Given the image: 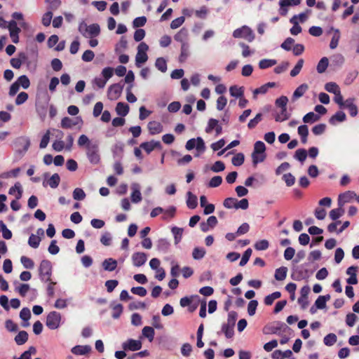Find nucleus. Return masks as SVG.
<instances>
[{"label": "nucleus", "instance_id": "26", "mask_svg": "<svg viewBox=\"0 0 359 359\" xmlns=\"http://www.w3.org/2000/svg\"><path fill=\"white\" fill-rule=\"evenodd\" d=\"M117 114L121 116H126L129 111V106L124 102H118L116 107Z\"/></svg>", "mask_w": 359, "mask_h": 359}, {"label": "nucleus", "instance_id": "32", "mask_svg": "<svg viewBox=\"0 0 359 359\" xmlns=\"http://www.w3.org/2000/svg\"><path fill=\"white\" fill-rule=\"evenodd\" d=\"M142 334L144 337H146L151 342L154 340L155 332L153 327L146 326L142 329Z\"/></svg>", "mask_w": 359, "mask_h": 359}, {"label": "nucleus", "instance_id": "44", "mask_svg": "<svg viewBox=\"0 0 359 359\" xmlns=\"http://www.w3.org/2000/svg\"><path fill=\"white\" fill-rule=\"evenodd\" d=\"M326 91L333 93L334 95L341 91L340 88L335 82H328L325 85Z\"/></svg>", "mask_w": 359, "mask_h": 359}, {"label": "nucleus", "instance_id": "12", "mask_svg": "<svg viewBox=\"0 0 359 359\" xmlns=\"http://www.w3.org/2000/svg\"><path fill=\"white\" fill-rule=\"evenodd\" d=\"M356 197V194L352 191H347L341 194L338 198L339 206H343L345 203L350 202Z\"/></svg>", "mask_w": 359, "mask_h": 359}, {"label": "nucleus", "instance_id": "45", "mask_svg": "<svg viewBox=\"0 0 359 359\" xmlns=\"http://www.w3.org/2000/svg\"><path fill=\"white\" fill-rule=\"evenodd\" d=\"M189 54V43H184L181 45V53L179 57L180 62H184Z\"/></svg>", "mask_w": 359, "mask_h": 359}, {"label": "nucleus", "instance_id": "17", "mask_svg": "<svg viewBox=\"0 0 359 359\" xmlns=\"http://www.w3.org/2000/svg\"><path fill=\"white\" fill-rule=\"evenodd\" d=\"M149 133L152 135L159 134L163 131V126L157 121H150L147 125Z\"/></svg>", "mask_w": 359, "mask_h": 359}, {"label": "nucleus", "instance_id": "41", "mask_svg": "<svg viewBox=\"0 0 359 359\" xmlns=\"http://www.w3.org/2000/svg\"><path fill=\"white\" fill-rule=\"evenodd\" d=\"M328 64L329 60L327 57H323V58H321L317 65V72L320 74L325 72L328 67Z\"/></svg>", "mask_w": 359, "mask_h": 359}, {"label": "nucleus", "instance_id": "60", "mask_svg": "<svg viewBox=\"0 0 359 359\" xmlns=\"http://www.w3.org/2000/svg\"><path fill=\"white\" fill-rule=\"evenodd\" d=\"M288 102V98L286 96H280L276 99L275 104L277 107L280 109L287 108V104Z\"/></svg>", "mask_w": 359, "mask_h": 359}, {"label": "nucleus", "instance_id": "33", "mask_svg": "<svg viewBox=\"0 0 359 359\" xmlns=\"http://www.w3.org/2000/svg\"><path fill=\"white\" fill-rule=\"evenodd\" d=\"M287 273V268L285 266H281L277 269L275 271V278L277 280H283L285 279Z\"/></svg>", "mask_w": 359, "mask_h": 359}, {"label": "nucleus", "instance_id": "49", "mask_svg": "<svg viewBox=\"0 0 359 359\" xmlns=\"http://www.w3.org/2000/svg\"><path fill=\"white\" fill-rule=\"evenodd\" d=\"M41 238L35 234H31L28 240V244L33 248H37L40 244Z\"/></svg>", "mask_w": 359, "mask_h": 359}, {"label": "nucleus", "instance_id": "29", "mask_svg": "<svg viewBox=\"0 0 359 359\" xmlns=\"http://www.w3.org/2000/svg\"><path fill=\"white\" fill-rule=\"evenodd\" d=\"M27 57L24 53L20 55L19 58H12L11 60V65L13 68H20L22 63L25 62Z\"/></svg>", "mask_w": 359, "mask_h": 359}, {"label": "nucleus", "instance_id": "20", "mask_svg": "<svg viewBox=\"0 0 359 359\" xmlns=\"http://www.w3.org/2000/svg\"><path fill=\"white\" fill-rule=\"evenodd\" d=\"M290 116L291 114L287 111V108L280 109V111L275 115V121L276 122H283L287 120Z\"/></svg>", "mask_w": 359, "mask_h": 359}, {"label": "nucleus", "instance_id": "53", "mask_svg": "<svg viewBox=\"0 0 359 359\" xmlns=\"http://www.w3.org/2000/svg\"><path fill=\"white\" fill-rule=\"evenodd\" d=\"M20 262L25 269H32L34 266L33 260L26 256H22Z\"/></svg>", "mask_w": 359, "mask_h": 359}, {"label": "nucleus", "instance_id": "52", "mask_svg": "<svg viewBox=\"0 0 359 359\" xmlns=\"http://www.w3.org/2000/svg\"><path fill=\"white\" fill-rule=\"evenodd\" d=\"M337 337L335 334L330 333L324 337L323 342L326 346H331L337 341Z\"/></svg>", "mask_w": 359, "mask_h": 359}, {"label": "nucleus", "instance_id": "7", "mask_svg": "<svg viewBox=\"0 0 359 359\" xmlns=\"http://www.w3.org/2000/svg\"><path fill=\"white\" fill-rule=\"evenodd\" d=\"M7 29L9 30L10 37L14 43L19 42V33L20 29L18 27L17 22L15 20H12L8 22Z\"/></svg>", "mask_w": 359, "mask_h": 359}, {"label": "nucleus", "instance_id": "24", "mask_svg": "<svg viewBox=\"0 0 359 359\" xmlns=\"http://www.w3.org/2000/svg\"><path fill=\"white\" fill-rule=\"evenodd\" d=\"M170 246V242L165 238H161L157 241V250L161 252L166 253Z\"/></svg>", "mask_w": 359, "mask_h": 359}, {"label": "nucleus", "instance_id": "30", "mask_svg": "<svg viewBox=\"0 0 359 359\" xmlns=\"http://www.w3.org/2000/svg\"><path fill=\"white\" fill-rule=\"evenodd\" d=\"M28 340V334L26 331H20L15 337V341L18 345H22Z\"/></svg>", "mask_w": 359, "mask_h": 359}, {"label": "nucleus", "instance_id": "40", "mask_svg": "<svg viewBox=\"0 0 359 359\" xmlns=\"http://www.w3.org/2000/svg\"><path fill=\"white\" fill-rule=\"evenodd\" d=\"M344 213V210L342 208V206H339L338 208L333 209L330 212V217L335 221L341 217Z\"/></svg>", "mask_w": 359, "mask_h": 359}, {"label": "nucleus", "instance_id": "64", "mask_svg": "<svg viewBox=\"0 0 359 359\" xmlns=\"http://www.w3.org/2000/svg\"><path fill=\"white\" fill-rule=\"evenodd\" d=\"M184 21L185 18L184 16L179 17L171 22L170 28L172 29H177L184 22Z\"/></svg>", "mask_w": 359, "mask_h": 359}, {"label": "nucleus", "instance_id": "36", "mask_svg": "<svg viewBox=\"0 0 359 359\" xmlns=\"http://www.w3.org/2000/svg\"><path fill=\"white\" fill-rule=\"evenodd\" d=\"M345 105L344 107H346L348 109L350 115L351 116H355L358 114V108L355 104H353L352 100H346L345 101Z\"/></svg>", "mask_w": 359, "mask_h": 359}, {"label": "nucleus", "instance_id": "35", "mask_svg": "<svg viewBox=\"0 0 359 359\" xmlns=\"http://www.w3.org/2000/svg\"><path fill=\"white\" fill-rule=\"evenodd\" d=\"M277 61L273 59H262L259 62V67L265 69L276 65Z\"/></svg>", "mask_w": 359, "mask_h": 359}, {"label": "nucleus", "instance_id": "50", "mask_svg": "<svg viewBox=\"0 0 359 359\" xmlns=\"http://www.w3.org/2000/svg\"><path fill=\"white\" fill-rule=\"evenodd\" d=\"M294 158L303 163L307 157V151L304 149H299L295 151Z\"/></svg>", "mask_w": 359, "mask_h": 359}, {"label": "nucleus", "instance_id": "25", "mask_svg": "<svg viewBox=\"0 0 359 359\" xmlns=\"http://www.w3.org/2000/svg\"><path fill=\"white\" fill-rule=\"evenodd\" d=\"M320 118V116L319 114L314 112H309L304 116L302 121L304 123H313L319 121Z\"/></svg>", "mask_w": 359, "mask_h": 359}, {"label": "nucleus", "instance_id": "21", "mask_svg": "<svg viewBox=\"0 0 359 359\" xmlns=\"http://www.w3.org/2000/svg\"><path fill=\"white\" fill-rule=\"evenodd\" d=\"M276 85L275 82H269L261 87L255 89L253 91L254 97H256L259 94H265L268 91L269 88H273Z\"/></svg>", "mask_w": 359, "mask_h": 359}, {"label": "nucleus", "instance_id": "9", "mask_svg": "<svg viewBox=\"0 0 359 359\" xmlns=\"http://www.w3.org/2000/svg\"><path fill=\"white\" fill-rule=\"evenodd\" d=\"M132 193L130 198L133 203H139L142 200V194L140 192L141 186L137 182H133L130 185Z\"/></svg>", "mask_w": 359, "mask_h": 359}, {"label": "nucleus", "instance_id": "51", "mask_svg": "<svg viewBox=\"0 0 359 359\" xmlns=\"http://www.w3.org/2000/svg\"><path fill=\"white\" fill-rule=\"evenodd\" d=\"M20 170V169L19 168H17L8 172H2L1 174H0V177L2 179L16 177L18 175Z\"/></svg>", "mask_w": 359, "mask_h": 359}, {"label": "nucleus", "instance_id": "15", "mask_svg": "<svg viewBox=\"0 0 359 359\" xmlns=\"http://www.w3.org/2000/svg\"><path fill=\"white\" fill-rule=\"evenodd\" d=\"M91 351V347L89 345H77L74 346L71 349V352L76 355H83L88 353H90Z\"/></svg>", "mask_w": 359, "mask_h": 359}, {"label": "nucleus", "instance_id": "1", "mask_svg": "<svg viewBox=\"0 0 359 359\" xmlns=\"http://www.w3.org/2000/svg\"><path fill=\"white\" fill-rule=\"evenodd\" d=\"M79 147L86 151V155L89 162L93 165H97L100 162L99 144L97 141H92L86 135H81L77 140Z\"/></svg>", "mask_w": 359, "mask_h": 359}, {"label": "nucleus", "instance_id": "46", "mask_svg": "<svg viewBox=\"0 0 359 359\" xmlns=\"http://www.w3.org/2000/svg\"><path fill=\"white\" fill-rule=\"evenodd\" d=\"M155 66L161 72H165L167 71V62L163 57L157 58Z\"/></svg>", "mask_w": 359, "mask_h": 359}, {"label": "nucleus", "instance_id": "43", "mask_svg": "<svg viewBox=\"0 0 359 359\" xmlns=\"http://www.w3.org/2000/svg\"><path fill=\"white\" fill-rule=\"evenodd\" d=\"M346 116L345 113L341 111H339L330 118V122L332 124H334L335 121L343 122L346 120Z\"/></svg>", "mask_w": 359, "mask_h": 359}, {"label": "nucleus", "instance_id": "55", "mask_svg": "<svg viewBox=\"0 0 359 359\" xmlns=\"http://www.w3.org/2000/svg\"><path fill=\"white\" fill-rule=\"evenodd\" d=\"M15 82L19 83V86H21L24 89L28 88L30 85L29 79L25 75L20 76Z\"/></svg>", "mask_w": 359, "mask_h": 359}, {"label": "nucleus", "instance_id": "13", "mask_svg": "<svg viewBox=\"0 0 359 359\" xmlns=\"http://www.w3.org/2000/svg\"><path fill=\"white\" fill-rule=\"evenodd\" d=\"M147 260V255L144 252H135L132 255L133 264L135 266H141Z\"/></svg>", "mask_w": 359, "mask_h": 359}, {"label": "nucleus", "instance_id": "54", "mask_svg": "<svg viewBox=\"0 0 359 359\" xmlns=\"http://www.w3.org/2000/svg\"><path fill=\"white\" fill-rule=\"evenodd\" d=\"M244 160H245V156H244L243 154L238 153L232 158L231 162L233 165L240 166L243 163Z\"/></svg>", "mask_w": 359, "mask_h": 359}, {"label": "nucleus", "instance_id": "11", "mask_svg": "<svg viewBox=\"0 0 359 359\" xmlns=\"http://www.w3.org/2000/svg\"><path fill=\"white\" fill-rule=\"evenodd\" d=\"M140 147L144 149L147 154H150L155 149H161L162 146L159 141L151 140L150 142H142Z\"/></svg>", "mask_w": 359, "mask_h": 359}, {"label": "nucleus", "instance_id": "48", "mask_svg": "<svg viewBox=\"0 0 359 359\" xmlns=\"http://www.w3.org/2000/svg\"><path fill=\"white\" fill-rule=\"evenodd\" d=\"M148 60L147 53H137L135 56V65L137 67H140L142 64Z\"/></svg>", "mask_w": 359, "mask_h": 359}, {"label": "nucleus", "instance_id": "5", "mask_svg": "<svg viewBox=\"0 0 359 359\" xmlns=\"http://www.w3.org/2000/svg\"><path fill=\"white\" fill-rule=\"evenodd\" d=\"M39 271L40 278L43 281H50L52 275L51 262L46 259L42 260L39 266Z\"/></svg>", "mask_w": 359, "mask_h": 359}, {"label": "nucleus", "instance_id": "62", "mask_svg": "<svg viewBox=\"0 0 359 359\" xmlns=\"http://www.w3.org/2000/svg\"><path fill=\"white\" fill-rule=\"evenodd\" d=\"M326 125L324 123H320L313 127L312 132L316 135H320L324 133Z\"/></svg>", "mask_w": 359, "mask_h": 359}, {"label": "nucleus", "instance_id": "18", "mask_svg": "<svg viewBox=\"0 0 359 359\" xmlns=\"http://www.w3.org/2000/svg\"><path fill=\"white\" fill-rule=\"evenodd\" d=\"M8 194L15 196L16 200H19L22 196V188L20 182H16L14 186L9 189Z\"/></svg>", "mask_w": 359, "mask_h": 359}, {"label": "nucleus", "instance_id": "37", "mask_svg": "<svg viewBox=\"0 0 359 359\" xmlns=\"http://www.w3.org/2000/svg\"><path fill=\"white\" fill-rule=\"evenodd\" d=\"M36 353V348L34 346H30L28 350L23 352L19 358L13 359H32V355Z\"/></svg>", "mask_w": 359, "mask_h": 359}, {"label": "nucleus", "instance_id": "22", "mask_svg": "<svg viewBox=\"0 0 359 359\" xmlns=\"http://www.w3.org/2000/svg\"><path fill=\"white\" fill-rule=\"evenodd\" d=\"M308 89L309 86L306 83H303L300 85L299 87H297L292 95L293 100H297L299 97H302Z\"/></svg>", "mask_w": 359, "mask_h": 359}, {"label": "nucleus", "instance_id": "61", "mask_svg": "<svg viewBox=\"0 0 359 359\" xmlns=\"http://www.w3.org/2000/svg\"><path fill=\"white\" fill-rule=\"evenodd\" d=\"M112 317L117 319L123 312V306L121 304H116L112 306Z\"/></svg>", "mask_w": 359, "mask_h": 359}, {"label": "nucleus", "instance_id": "38", "mask_svg": "<svg viewBox=\"0 0 359 359\" xmlns=\"http://www.w3.org/2000/svg\"><path fill=\"white\" fill-rule=\"evenodd\" d=\"M234 325L230 323H226L222 325V330L224 333L226 338H231L234 334Z\"/></svg>", "mask_w": 359, "mask_h": 359}, {"label": "nucleus", "instance_id": "59", "mask_svg": "<svg viewBox=\"0 0 359 359\" xmlns=\"http://www.w3.org/2000/svg\"><path fill=\"white\" fill-rule=\"evenodd\" d=\"M304 65V60L300 59L298 60L297 63L294 66V67L290 72V76L292 77L296 76L300 72Z\"/></svg>", "mask_w": 359, "mask_h": 359}, {"label": "nucleus", "instance_id": "6", "mask_svg": "<svg viewBox=\"0 0 359 359\" xmlns=\"http://www.w3.org/2000/svg\"><path fill=\"white\" fill-rule=\"evenodd\" d=\"M62 316L57 311H50L46 317V325L50 330L57 329L61 324Z\"/></svg>", "mask_w": 359, "mask_h": 359}, {"label": "nucleus", "instance_id": "14", "mask_svg": "<svg viewBox=\"0 0 359 359\" xmlns=\"http://www.w3.org/2000/svg\"><path fill=\"white\" fill-rule=\"evenodd\" d=\"M188 36H189V32H188L187 29L183 27L178 32H177L175 34V35L174 36V39L176 41L181 43V45L184 44V43H188Z\"/></svg>", "mask_w": 359, "mask_h": 359}, {"label": "nucleus", "instance_id": "57", "mask_svg": "<svg viewBox=\"0 0 359 359\" xmlns=\"http://www.w3.org/2000/svg\"><path fill=\"white\" fill-rule=\"evenodd\" d=\"M252 250L251 248H248L243 253L241 260L240 261L239 265L241 266H245L250 259L252 255Z\"/></svg>", "mask_w": 359, "mask_h": 359}, {"label": "nucleus", "instance_id": "39", "mask_svg": "<svg viewBox=\"0 0 359 359\" xmlns=\"http://www.w3.org/2000/svg\"><path fill=\"white\" fill-rule=\"evenodd\" d=\"M206 254V251L203 248H195L192 252V257L196 260L203 259Z\"/></svg>", "mask_w": 359, "mask_h": 359}, {"label": "nucleus", "instance_id": "58", "mask_svg": "<svg viewBox=\"0 0 359 359\" xmlns=\"http://www.w3.org/2000/svg\"><path fill=\"white\" fill-rule=\"evenodd\" d=\"M73 198L76 201H82L86 198V194L82 189L76 188L73 191Z\"/></svg>", "mask_w": 359, "mask_h": 359}, {"label": "nucleus", "instance_id": "27", "mask_svg": "<svg viewBox=\"0 0 359 359\" xmlns=\"http://www.w3.org/2000/svg\"><path fill=\"white\" fill-rule=\"evenodd\" d=\"M330 295L327 294L324 296H319L315 302V306L316 309H323L326 306V302L330 300Z\"/></svg>", "mask_w": 359, "mask_h": 359}, {"label": "nucleus", "instance_id": "16", "mask_svg": "<svg viewBox=\"0 0 359 359\" xmlns=\"http://www.w3.org/2000/svg\"><path fill=\"white\" fill-rule=\"evenodd\" d=\"M60 182V177L57 173L53 174L48 180L43 182V186L46 187L48 185L52 189H55L58 187Z\"/></svg>", "mask_w": 359, "mask_h": 359}, {"label": "nucleus", "instance_id": "4", "mask_svg": "<svg viewBox=\"0 0 359 359\" xmlns=\"http://www.w3.org/2000/svg\"><path fill=\"white\" fill-rule=\"evenodd\" d=\"M233 36L237 39L243 38L248 42L253 41L255 38L252 29L246 25L235 29L233 32Z\"/></svg>", "mask_w": 359, "mask_h": 359}, {"label": "nucleus", "instance_id": "8", "mask_svg": "<svg viewBox=\"0 0 359 359\" xmlns=\"http://www.w3.org/2000/svg\"><path fill=\"white\" fill-rule=\"evenodd\" d=\"M142 343L140 340L129 339L122 343V348L124 351H136L141 349Z\"/></svg>", "mask_w": 359, "mask_h": 359}, {"label": "nucleus", "instance_id": "63", "mask_svg": "<svg viewBox=\"0 0 359 359\" xmlns=\"http://www.w3.org/2000/svg\"><path fill=\"white\" fill-rule=\"evenodd\" d=\"M269 243L268 241H266L265 239L256 242L255 244V248L257 250H265L269 248Z\"/></svg>", "mask_w": 359, "mask_h": 359}, {"label": "nucleus", "instance_id": "3", "mask_svg": "<svg viewBox=\"0 0 359 359\" xmlns=\"http://www.w3.org/2000/svg\"><path fill=\"white\" fill-rule=\"evenodd\" d=\"M266 146L262 141H257L254 145V150L252 154V163L256 166L259 163L263 162L266 158Z\"/></svg>", "mask_w": 359, "mask_h": 359}, {"label": "nucleus", "instance_id": "10", "mask_svg": "<svg viewBox=\"0 0 359 359\" xmlns=\"http://www.w3.org/2000/svg\"><path fill=\"white\" fill-rule=\"evenodd\" d=\"M123 87L119 83L111 85L108 88L107 96L111 100H115L121 94Z\"/></svg>", "mask_w": 359, "mask_h": 359}, {"label": "nucleus", "instance_id": "28", "mask_svg": "<svg viewBox=\"0 0 359 359\" xmlns=\"http://www.w3.org/2000/svg\"><path fill=\"white\" fill-rule=\"evenodd\" d=\"M298 135L301 137V141L303 144L307 142V137L309 135V128L306 125H302L298 127Z\"/></svg>", "mask_w": 359, "mask_h": 359}, {"label": "nucleus", "instance_id": "56", "mask_svg": "<svg viewBox=\"0 0 359 359\" xmlns=\"http://www.w3.org/2000/svg\"><path fill=\"white\" fill-rule=\"evenodd\" d=\"M290 22L293 24L292 27L290 29V33L292 35H297L298 34L301 33L302 32V27L299 25L298 21H296L295 18H291Z\"/></svg>", "mask_w": 359, "mask_h": 359}, {"label": "nucleus", "instance_id": "2", "mask_svg": "<svg viewBox=\"0 0 359 359\" xmlns=\"http://www.w3.org/2000/svg\"><path fill=\"white\" fill-rule=\"evenodd\" d=\"M78 29L85 38H95L100 34V25L96 23L88 25L82 21L79 23Z\"/></svg>", "mask_w": 359, "mask_h": 359}, {"label": "nucleus", "instance_id": "42", "mask_svg": "<svg viewBox=\"0 0 359 359\" xmlns=\"http://www.w3.org/2000/svg\"><path fill=\"white\" fill-rule=\"evenodd\" d=\"M280 296L281 293L280 292H274L264 298V304L267 306H270L276 299L280 298Z\"/></svg>", "mask_w": 359, "mask_h": 359}, {"label": "nucleus", "instance_id": "34", "mask_svg": "<svg viewBox=\"0 0 359 359\" xmlns=\"http://www.w3.org/2000/svg\"><path fill=\"white\" fill-rule=\"evenodd\" d=\"M197 197L191 192H187V205L188 208L190 209H194L197 206Z\"/></svg>", "mask_w": 359, "mask_h": 359}, {"label": "nucleus", "instance_id": "31", "mask_svg": "<svg viewBox=\"0 0 359 359\" xmlns=\"http://www.w3.org/2000/svg\"><path fill=\"white\" fill-rule=\"evenodd\" d=\"M183 229L174 226L172 228L171 231L174 236L175 244L177 245L182 240Z\"/></svg>", "mask_w": 359, "mask_h": 359}, {"label": "nucleus", "instance_id": "23", "mask_svg": "<svg viewBox=\"0 0 359 359\" xmlns=\"http://www.w3.org/2000/svg\"><path fill=\"white\" fill-rule=\"evenodd\" d=\"M331 29L334 30V34H333V36L332 37V39H331V41L330 43V47L331 49H334L338 46V43H339V39L341 37V34H340V32L338 29H335L333 27H332Z\"/></svg>", "mask_w": 359, "mask_h": 359}, {"label": "nucleus", "instance_id": "47", "mask_svg": "<svg viewBox=\"0 0 359 359\" xmlns=\"http://www.w3.org/2000/svg\"><path fill=\"white\" fill-rule=\"evenodd\" d=\"M230 94L232 97H241L243 95V89L242 87H238L237 86H231L229 88Z\"/></svg>", "mask_w": 359, "mask_h": 359}, {"label": "nucleus", "instance_id": "19", "mask_svg": "<svg viewBox=\"0 0 359 359\" xmlns=\"http://www.w3.org/2000/svg\"><path fill=\"white\" fill-rule=\"evenodd\" d=\"M117 266V261L113 258H108L103 261L102 267L105 271H113Z\"/></svg>", "mask_w": 359, "mask_h": 359}]
</instances>
